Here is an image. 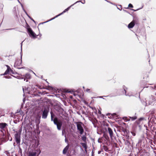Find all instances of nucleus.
I'll return each mask as SVG.
<instances>
[{
  "instance_id": "nucleus-1",
  "label": "nucleus",
  "mask_w": 156,
  "mask_h": 156,
  "mask_svg": "<svg viewBox=\"0 0 156 156\" xmlns=\"http://www.w3.org/2000/svg\"><path fill=\"white\" fill-rule=\"evenodd\" d=\"M53 122L54 123L57 125L58 129L59 130H60L62 124L61 121L58 120L57 118H55L54 119Z\"/></svg>"
},
{
  "instance_id": "nucleus-2",
  "label": "nucleus",
  "mask_w": 156,
  "mask_h": 156,
  "mask_svg": "<svg viewBox=\"0 0 156 156\" xmlns=\"http://www.w3.org/2000/svg\"><path fill=\"white\" fill-rule=\"evenodd\" d=\"M76 126L77 129L80 131V134H82L84 132L82 123L81 122H78L77 123Z\"/></svg>"
},
{
  "instance_id": "nucleus-3",
  "label": "nucleus",
  "mask_w": 156,
  "mask_h": 156,
  "mask_svg": "<svg viewBox=\"0 0 156 156\" xmlns=\"http://www.w3.org/2000/svg\"><path fill=\"white\" fill-rule=\"evenodd\" d=\"M27 30L28 33L31 37L34 38L36 37L37 35L33 31L31 28H28Z\"/></svg>"
},
{
  "instance_id": "nucleus-4",
  "label": "nucleus",
  "mask_w": 156,
  "mask_h": 156,
  "mask_svg": "<svg viewBox=\"0 0 156 156\" xmlns=\"http://www.w3.org/2000/svg\"><path fill=\"white\" fill-rule=\"evenodd\" d=\"M80 2V1H78V2ZM77 2H76L74 4L71 5L69 7H68V8H67L66 9H65L61 13H60V14L56 16L55 17L53 18H52L51 19L45 22V23H46V22H48L50 21H51L52 20H53V19H54L55 18H56L57 17H58V16H60V15H62V14H63L64 13L66 12V11H68V10H69V9L72 6H73L74 4L76 3H77Z\"/></svg>"
},
{
  "instance_id": "nucleus-5",
  "label": "nucleus",
  "mask_w": 156,
  "mask_h": 156,
  "mask_svg": "<svg viewBox=\"0 0 156 156\" xmlns=\"http://www.w3.org/2000/svg\"><path fill=\"white\" fill-rule=\"evenodd\" d=\"M6 66L7 67V70L5 71V73L3 74H2L1 75H6L9 73H13V71L10 68V67L8 65Z\"/></svg>"
},
{
  "instance_id": "nucleus-6",
  "label": "nucleus",
  "mask_w": 156,
  "mask_h": 156,
  "mask_svg": "<svg viewBox=\"0 0 156 156\" xmlns=\"http://www.w3.org/2000/svg\"><path fill=\"white\" fill-rule=\"evenodd\" d=\"M155 99L153 96H152L151 98H150L148 100H147L146 101V104L147 105H149L152 104L153 102L154 101Z\"/></svg>"
},
{
  "instance_id": "nucleus-7",
  "label": "nucleus",
  "mask_w": 156,
  "mask_h": 156,
  "mask_svg": "<svg viewBox=\"0 0 156 156\" xmlns=\"http://www.w3.org/2000/svg\"><path fill=\"white\" fill-rule=\"evenodd\" d=\"M15 137L16 143L18 144L20 142V136L18 133H16L15 135Z\"/></svg>"
},
{
  "instance_id": "nucleus-8",
  "label": "nucleus",
  "mask_w": 156,
  "mask_h": 156,
  "mask_svg": "<svg viewBox=\"0 0 156 156\" xmlns=\"http://www.w3.org/2000/svg\"><path fill=\"white\" fill-rule=\"evenodd\" d=\"M69 147V145H68L64 148L62 151V153L63 154H66V153Z\"/></svg>"
},
{
  "instance_id": "nucleus-9",
  "label": "nucleus",
  "mask_w": 156,
  "mask_h": 156,
  "mask_svg": "<svg viewBox=\"0 0 156 156\" xmlns=\"http://www.w3.org/2000/svg\"><path fill=\"white\" fill-rule=\"evenodd\" d=\"M135 25V22L134 21L131 22L128 25V27L129 28H132Z\"/></svg>"
},
{
  "instance_id": "nucleus-10",
  "label": "nucleus",
  "mask_w": 156,
  "mask_h": 156,
  "mask_svg": "<svg viewBox=\"0 0 156 156\" xmlns=\"http://www.w3.org/2000/svg\"><path fill=\"white\" fill-rule=\"evenodd\" d=\"M47 112L46 110H44L43 113L42 117L44 119H45L47 118Z\"/></svg>"
},
{
  "instance_id": "nucleus-11",
  "label": "nucleus",
  "mask_w": 156,
  "mask_h": 156,
  "mask_svg": "<svg viewBox=\"0 0 156 156\" xmlns=\"http://www.w3.org/2000/svg\"><path fill=\"white\" fill-rule=\"evenodd\" d=\"M108 129L110 136L112 138L113 136V132L111 128H108Z\"/></svg>"
},
{
  "instance_id": "nucleus-12",
  "label": "nucleus",
  "mask_w": 156,
  "mask_h": 156,
  "mask_svg": "<svg viewBox=\"0 0 156 156\" xmlns=\"http://www.w3.org/2000/svg\"><path fill=\"white\" fill-rule=\"evenodd\" d=\"M7 125V124L6 123H0V128L2 129H3L5 128Z\"/></svg>"
},
{
  "instance_id": "nucleus-13",
  "label": "nucleus",
  "mask_w": 156,
  "mask_h": 156,
  "mask_svg": "<svg viewBox=\"0 0 156 156\" xmlns=\"http://www.w3.org/2000/svg\"><path fill=\"white\" fill-rule=\"evenodd\" d=\"M29 156H36V152H29Z\"/></svg>"
},
{
  "instance_id": "nucleus-14",
  "label": "nucleus",
  "mask_w": 156,
  "mask_h": 156,
  "mask_svg": "<svg viewBox=\"0 0 156 156\" xmlns=\"http://www.w3.org/2000/svg\"><path fill=\"white\" fill-rule=\"evenodd\" d=\"M21 62V61H20V60L16 61L14 64L15 66H19Z\"/></svg>"
},
{
  "instance_id": "nucleus-15",
  "label": "nucleus",
  "mask_w": 156,
  "mask_h": 156,
  "mask_svg": "<svg viewBox=\"0 0 156 156\" xmlns=\"http://www.w3.org/2000/svg\"><path fill=\"white\" fill-rule=\"evenodd\" d=\"M111 115L112 117L113 118H115V119H117V116L116 113H113L111 114Z\"/></svg>"
},
{
  "instance_id": "nucleus-16",
  "label": "nucleus",
  "mask_w": 156,
  "mask_h": 156,
  "mask_svg": "<svg viewBox=\"0 0 156 156\" xmlns=\"http://www.w3.org/2000/svg\"><path fill=\"white\" fill-rule=\"evenodd\" d=\"M25 77L27 79H30V76L29 73H27L26 74Z\"/></svg>"
},
{
  "instance_id": "nucleus-17",
  "label": "nucleus",
  "mask_w": 156,
  "mask_h": 156,
  "mask_svg": "<svg viewBox=\"0 0 156 156\" xmlns=\"http://www.w3.org/2000/svg\"><path fill=\"white\" fill-rule=\"evenodd\" d=\"M81 144L82 146L84 147L85 149L87 148V146L86 144L84 143H81Z\"/></svg>"
},
{
  "instance_id": "nucleus-18",
  "label": "nucleus",
  "mask_w": 156,
  "mask_h": 156,
  "mask_svg": "<svg viewBox=\"0 0 156 156\" xmlns=\"http://www.w3.org/2000/svg\"><path fill=\"white\" fill-rule=\"evenodd\" d=\"M130 118L131 119L132 121H133L136 119L137 117L136 116L133 117H130Z\"/></svg>"
},
{
  "instance_id": "nucleus-19",
  "label": "nucleus",
  "mask_w": 156,
  "mask_h": 156,
  "mask_svg": "<svg viewBox=\"0 0 156 156\" xmlns=\"http://www.w3.org/2000/svg\"><path fill=\"white\" fill-rule=\"evenodd\" d=\"M82 140L84 141H85L86 140V137L84 136H83L82 137Z\"/></svg>"
},
{
  "instance_id": "nucleus-20",
  "label": "nucleus",
  "mask_w": 156,
  "mask_h": 156,
  "mask_svg": "<svg viewBox=\"0 0 156 156\" xmlns=\"http://www.w3.org/2000/svg\"><path fill=\"white\" fill-rule=\"evenodd\" d=\"M123 119L125 120L126 121H129V119H127L126 117H125L123 118Z\"/></svg>"
},
{
  "instance_id": "nucleus-21",
  "label": "nucleus",
  "mask_w": 156,
  "mask_h": 156,
  "mask_svg": "<svg viewBox=\"0 0 156 156\" xmlns=\"http://www.w3.org/2000/svg\"><path fill=\"white\" fill-rule=\"evenodd\" d=\"M85 91L87 92H90L91 91L90 89H86Z\"/></svg>"
},
{
  "instance_id": "nucleus-22",
  "label": "nucleus",
  "mask_w": 156,
  "mask_h": 156,
  "mask_svg": "<svg viewBox=\"0 0 156 156\" xmlns=\"http://www.w3.org/2000/svg\"><path fill=\"white\" fill-rule=\"evenodd\" d=\"M4 77L5 78H7V79H9V78H11V77H10V76H5Z\"/></svg>"
},
{
  "instance_id": "nucleus-23",
  "label": "nucleus",
  "mask_w": 156,
  "mask_h": 156,
  "mask_svg": "<svg viewBox=\"0 0 156 156\" xmlns=\"http://www.w3.org/2000/svg\"><path fill=\"white\" fill-rule=\"evenodd\" d=\"M129 7H131V8H133V5L131 4H129Z\"/></svg>"
},
{
  "instance_id": "nucleus-24",
  "label": "nucleus",
  "mask_w": 156,
  "mask_h": 156,
  "mask_svg": "<svg viewBox=\"0 0 156 156\" xmlns=\"http://www.w3.org/2000/svg\"><path fill=\"white\" fill-rule=\"evenodd\" d=\"M36 151H37V152H38V151L39 152V154H39L41 152V151L39 149H37V150H36Z\"/></svg>"
},
{
  "instance_id": "nucleus-25",
  "label": "nucleus",
  "mask_w": 156,
  "mask_h": 156,
  "mask_svg": "<svg viewBox=\"0 0 156 156\" xmlns=\"http://www.w3.org/2000/svg\"><path fill=\"white\" fill-rule=\"evenodd\" d=\"M131 133L132 135L133 136H135V133L133 132H131Z\"/></svg>"
},
{
  "instance_id": "nucleus-26",
  "label": "nucleus",
  "mask_w": 156,
  "mask_h": 156,
  "mask_svg": "<svg viewBox=\"0 0 156 156\" xmlns=\"http://www.w3.org/2000/svg\"><path fill=\"white\" fill-rule=\"evenodd\" d=\"M23 91L24 92H26V90H24V88L23 87Z\"/></svg>"
},
{
  "instance_id": "nucleus-27",
  "label": "nucleus",
  "mask_w": 156,
  "mask_h": 156,
  "mask_svg": "<svg viewBox=\"0 0 156 156\" xmlns=\"http://www.w3.org/2000/svg\"><path fill=\"white\" fill-rule=\"evenodd\" d=\"M124 90H125V93H126V95H128V96H130V95H127L126 94V89H124Z\"/></svg>"
},
{
  "instance_id": "nucleus-28",
  "label": "nucleus",
  "mask_w": 156,
  "mask_h": 156,
  "mask_svg": "<svg viewBox=\"0 0 156 156\" xmlns=\"http://www.w3.org/2000/svg\"><path fill=\"white\" fill-rule=\"evenodd\" d=\"M51 121L53 120V117H52V114H51Z\"/></svg>"
},
{
  "instance_id": "nucleus-29",
  "label": "nucleus",
  "mask_w": 156,
  "mask_h": 156,
  "mask_svg": "<svg viewBox=\"0 0 156 156\" xmlns=\"http://www.w3.org/2000/svg\"><path fill=\"white\" fill-rule=\"evenodd\" d=\"M98 113L100 114H101V112L100 110L98 111Z\"/></svg>"
},
{
  "instance_id": "nucleus-30",
  "label": "nucleus",
  "mask_w": 156,
  "mask_h": 156,
  "mask_svg": "<svg viewBox=\"0 0 156 156\" xmlns=\"http://www.w3.org/2000/svg\"><path fill=\"white\" fill-rule=\"evenodd\" d=\"M143 118H140V120H143Z\"/></svg>"
},
{
  "instance_id": "nucleus-31",
  "label": "nucleus",
  "mask_w": 156,
  "mask_h": 156,
  "mask_svg": "<svg viewBox=\"0 0 156 156\" xmlns=\"http://www.w3.org/2000/svg\"><path fill=\"white\" fill-rule=\"evenodd\" d=\"M84 103L85 104H87V103L86 102V101H84Z\"/></svg>"
},
{
  "instance_id": "nucleus-32",
  "label": "nucleus",
  "mask_w": 156,
  "mask_h": 156,
  "mask_svg": "<svg viewBox=\"0 0 156 156\" xmlns=\"http://www.w3.org/2000/svg\"><path fill=\"white\" fill-rule=\"evenodd\" d=\"M31 20H33L34 22H35V21H34V20H33V19H31Z\"/></svg>"
},
{
  "instance_id": "nucleus-33",
  "label": "nucleus",
  "mask_w": 156,
  "mask_h": 156,
  "mask_svg": "<svg viewBox=\"0 0 156 156\" xmlns=\"http://www.w3.org/2000/svg\"><path fill=\"white\" fill-rule=\"evenodd\" d=\"M21 51L22 50V44H21Z\"/></svg>"
},
{
  "instance_id": "nucleus-34",
  "label": "nucleus",
  "mask_w": 156,
  "mask_h": 156,
  "mask_svg": "<svg viewBox=\"0 0 156 156\" xmlns=\"http://www.w3.org/2000/svg\"><path fill=\"white\" fill-rule=\"evenodd\" d=\"M28 81V80L27 79V80H26V82H27V81Z\"/></svg>"
},
{
  "instance_id": "nucleus-35",
  "label": "nucleus",
  "mask_w": 156,
  "mask_h": 156,
  "mask_svg": "<svg viewBox=\"0 0 156 156\" xmlns=\"http://www.w3.org/2000/svg\"><path fill=\"white\" fill-rule=\"evenodd\" d=\"M26 80V79H25H25H24V81Z\"/></svg>"
},
{
  "instance_id": "nucleus-36",
  "label": "nucleus",
  "mask_w": 156,
  "mask_h": 156,
  "mask_svg": "<svg viewBox=\"0 0 156 156\" xmlns=\"http://www.w3.org/2000/svg\"><path fill=\"white\" fill-rule=\"evenodd\" d=\"M25 13H26V14L28 16V15H27V12H25Z\"/></svg>"
},
{
  "instance_id": "nucleus-37",
  "label": "nucleus",
  "mask_w": 156,
  "mask_h": 156,
  "mask_svg": "<svg viewBox=\"0 0 156 156\" xmlns=\"http://www.w3.org/2000/svg\"><path fill=\"white\" fill-rule=\"evenodd\" d=\"M28 16L29 17H30H30L29 16Z\"/></svg>"
},
{
  "instance_id": "nucleus-38",
  "label": "nucleus",
  "mask_w": 156,
  "mask_h": 156,
  "mask_svg": "<svg viewBox=\"0 0 156 156\" xmlns=\"http://www.w3.org/2000/svg\"><path fill=\"white\" fill-rule=\"evenodd\" d=\"M23 78H20V79H22Z\"/></svg>"
},
{
  "instance_id": "nucleus-39",
  "label": "nucleus",
  "mask_w": 156,
  "mask_h": 156,
  "mask_svg": "<svg viewBox=\"0 0 156 156\" xmlns=\"http://www.w3.org/2000/svg\"><path fill=\"white\" fill-rule=\"evenodd\" d=\"M83 4H84V2H83Z\"/></svg>"
},
{
  "instance_id": "nucleus-40",
  "label": "nucleus",
  "mask_w": 156,
  "mask_h": 156,
  "mask_svg": "<svg viewBox=\"0 0 156 156\" xmlns=\"http://www.w3.org/2000/svg\"><path fill=\"white\" fill-rule=\"evenodd\" d=\"M83 4H84V2H83Z\"/></svg>"
},
{
  "instance_id": "nucleus-41",
  "label": "nucleus",
  "mask_w": 156,
  "mask_h": 156,
  "mask_svg": "<svg viewBox=\"0 0 156 156\" xmlns=\"http://www.w3.org/2000/svg\"><path fill=\"white\" fill-rule=\"evenodd\" d=\"M155 94L156 95V94Z\"/></svg>"
}]
</instances>
